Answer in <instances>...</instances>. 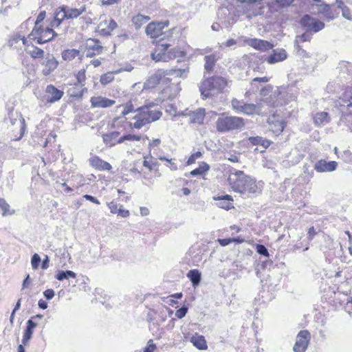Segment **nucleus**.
Listing matches in <instances>:
<instances>
[{
    "instance_id": "nucleus-1",
    "label": "nucleus",
    "mask_w": 352,
    "mask_h": 352,
    "mask_svg": "<svg viewBox=\"0 0 352 352\" xmlns=\"http://www.w3.org/2000/svg\"><path fill=\"white\" fill-rule=\"evenodd\" d=\"M228 181L234 192L248 197L261 192L260 182L242 170H230Z\"/></svg>"
},
{
    "instance_id": "nucleus-2",
    "label": "nucleus",
    "mask_w": 352,
    "mask_h": 352,
    "mask_svg": "<svg viewBox=\"0 0 352 352\" xmlns=\"http://www.w3.org/2000/svg\"><path fill=\"white\" fill-rule=\"evenodd\" d=\"M153 106H143L136 109L137 114L133 118L135 122L129 124L131 128L141 129L146 124L154 122L162 116V112L156 109H152Z\"/></svg>"
},
{
    "instance_id": "nucleus-3",
    "label": "nucleus",
    "mask_w": 352,
    "mask_h": 352,
    "mask_svg": "<svg viewBox=\"0 0 352 352\" xmlns=\"http://www.w3.org/2000/svg\"><path fill=\"white\" fill-rule=\"evenodd\" d=\"M215 124L218 132L225 133L242 129L245 126V122L242 118L223 113L219 115Z\"/></svg>"
},
{
    "instance_id": "nucleus-4",
    "label": "nucleus",
    "mask_w": 352,
    "mask_h": 352,
    "mask_svg": "<svg viewBox=\"0 0 352 352\" xmlns=\"http://www.w3.org/2000/svg\"><path fill=\"white\" fill-rule=\"evenodd\" d=\"M228 85V80L221 76H214L204 80L199 86V91L203 98L223 91Z\"/></svg>"
},
{
    "instance_id": "nucleus-5",
    "label": "nucleus",
    "mask_w": 352,
    "mask_h": 352,
    "mask_svg": "<svg viewBox=\"0 0 352 352\" xmlns=\"http://www.w3.org/2000/svg\"><path fill=\"white\" fill-rule=\"evenodd\" d=\"M171 46L170 43H162L158 44L155 52L151 54V57L155 61L167 62L170 59L181 56L182 52L176 47L168 50Z\"/></svg>"
},
{
    "instance_id": "nucleus-6",
    "label": "nucleus",
    "mask_w": 352,
    "mask_h": 352,
    "mask_svg": "<svg viewBox=\"0 0 352 352\" xmlns=\"http://www.w3.org/2000/svg\"><path fill=\"white\" fill-rule=\"evenodd\" d=\"M58 34L52 30V28L47 27L43 28L42 25L39 27H34L28 35L30 39L36 41L38 44H43L52 41L54 36Z\"/></svg>"
},
{
    "instance_id": "nucleus-7",
    "label": "nucleus",
    "mask_w": 352,
    "mask_h": 352,
    "mask_svg": "<svg viewBox=\"0 0 352 352\" xmlns=\"http://www.w3.org/2000/svg\"><path fill=\"white\" fill-rule=\"evenodd\" d=\"M300 24L307 32L316 33L324 28V23L316 18L305 14L300 19Z\"/></svg>"
},
{
    "instance_id": "nucleus-8",
    "label": "nucleus",
    "mask_w": 352,
    "mask_h": 352,
    "mask_svg": "<svg viewBox=\"0 0 352 352\" xmlns=\"http://www.w3.org/2000/svg\"><path fill=\"white\" fill-rule=\"evenodd\" d=\"M310 333L307 330H301L297 335L294 346V352H305L310 340Z\"/></svg>"
},
{
    "instance_id": "nucleus-9",
    "label": "nucleus",
    "mask_w": 352,
    "mask_h": 352,
    "mask_svg": "<svg viewBox=\"0 0 352 352\" xmlns=\"http://www.w3.org/2000/svg\"><path fill=\"white\" fill-rule=\"evenodd\" d=\"M168 21L163 23H150L146 28V33L151 38H157L164 34L163 29L168 27Z\"/></svg>"
},
{
    "instance_id": "nucleus-10",
    "label": "nucleus",
    "mask_w": 352,
    "mask_h": 352,
    "mask_svg": "<svg viewBox=\"0 0 352 352\" xmlns=\"http://www.w3.org/2000/svg\"><path fill=\"white\" fill-rule=\"evenodd\" d=\"M85 48L86 56L87 57H93L96 54H100L103 47L98 39L89 38L87 41Z\"/></svg>"
},
{
    "instance_id": "nucleus-11",
    "label": "nucleus",
    "mask_w": 352,
    "mask_h": 352,
    "mask_svg": "<svg viewBox=\"0 0 352 352\" xmlns=\"http://www.w3.org/2000/svg\"><path fill=\"white\" fill-rule=\"evenodd\" d=\"M338 163L336 161H326L320 160L314 166V170L318 173L332 172L336 169Z\"/></svg>"
},
{
    "instance_id": "nucleus-12",
    "label": "nucleus",
    "mask_w": 352,
    "mask_h": 352,
    "mask_svg": "<svg viewBox=\"0 0 352 352\" xmlns=\"http://www.w3.org/2000/svg\"><path fill=\"white\" fill-rule=\"evenodd\" d=\"M42 65L44 66L42 72L43 75L48 76L57 68L58 62L53 54H47L45 57Z\"/></svg>"
},
{
    "instance_id": "nucleus-13",
    "label": "nucleus",
    "mask_w": 352,
    "mask_h": 352,
    "mask_svg": "<svg viewBox=\"0 0 352 352\" xmlns=\"http://www.w3.org/2000/svg\"><path fill=\"white\" fill-rule=\"evenodd\" d=\"M288 55L284 49L274 50L272 53L265 58V60L270 65L282 62L287 59Z\"/></svg>"
},
{
    "instance_id": "nucleus-14",
    "label": "nucleus",
    "mask_w": 352,
    "mask_h": 352,
    "mask_svg": "<svg viewBox=\"0 0 352 352\" xmlns=\"http://www.w3.org/2000/svg\"><path fill=\"white\" fill-rule=\"evenodd\" d=\"M247 43L253 48L263 52L268 51L274 47L273 43L259 38H250Z\"/></svg>"
},
{
    "instance_id": "nucleus-15",
    "label": "nucleus",
    "mask_w": 352,
    "mask_h": 352,
    "mask_svg": "<svg viewBox=\"0 0 352 352\" xmlns=\"http://www.w3.org/2000/svg\"><path fill=\"white\" fill-rule=\"evenodd\" d=\"M90 102L94 108H107L113 106L116 101L102 96L91 98Z\"/></svg>"
},
{
    "instance_id": "nucleus-16",
    "label": "nucleus",
    "mask_w": 352,
    "mask_h": 352,
    "mask_svg": "<svg viewBox=\"0 0 352 352\" xmlns=\"http://www.w3.org/2000/svg\"><path fill=\"white\" fill-rule=\"evenodd\" d=\"M213 199L217 201V205L219 208L228 210L232 208L233 206V199L231 195H223L221 196H215L213 197Z\"/></svg>"
},
{
    "instance_id": "nucleus-17",
    "label": "nucleus",
    "mask_w": 352,
    "mask_h": 352,
    "mask_svg": "<svg viewBox=\"0 0 352 352\" xmlns=\"http://www.w3.org/2000/svg\"><path fill=\"white\" fill-rule=\"evenodd\" d=\"M163 77L174 76L179 78H186L188 73V67L184 68H170L168 69H160Z\"/></svg>"
},
{
    "instance_id": "nucleus-18",
    "label": "nucleus",
    "mask_w": 352,
    "mask_h": 352,
    "mask_svg": "<svg viewBox=\"0 0 352 352\" xmlns=\"http://www.w3.org/2000/svg\"><path fill=\"white\" fill-rule=\"evenodd\" d=\"M119 131H112L102 135V140L106 146L109 147H113L117 144H121L120 142Z\"/></svg>"
},
{
    "instance_id": "nucleus-19",
    "label": "nucleus",
    "mask_w": 352,
    "mask_h": 352,
    "mask_svg": "<svg viewBox=\"0 0 352 352\" xmlns=\"http://www.w3.org/2000/svg\"><path fill=\"white\" fill-rule=\"evenodd\" d=\"M46 94L47 95V100L51 103L59 100L63 95V92L61 90L58 89L52 85L47 86Z\"/></svg>"
},
{
    "instance_id": "nucleus-20",
    "label": "nucleus",
    "mask_w": 352,
    "mask_h": 352,
    "mask_svg": "<svg viewBox=\"0 0 352 352\" xmlns=\"http://www.w3.org/2000/svg\"><path fill=\"white\" fill-rule=\"evenodd\" d=\"M122 107H124V110L122 111L121 115L120 116L113 118V120L112 121V124H111L112 128L116 127V124L117 122H118L120 119L124 118V120L122 121V122H124L126 120V118L124 117L126 115H128L129 113L137 112L136 109L135 110L134 109L133 105L131 101L126 102L124 104H120V105L118 106L117 107L120 108Z\"/></svg>"
},
{
    "instance_id": "nucleus-21",
    "label": "nucleus",
    "mask_w": 352,
    "mask_h": 352,
    "mask_svg": "<svg viewBox=\"0 0 352 352\" xmlns=\"http://www.w3.org/2000/svg\"><path fill=\"white\" fill-rule=\"evenodd\" d=\"M318 13L322 15L327 21L333 20L336 18L335 13L332 10L331 6L327 3L318 5Z\"/></svg>"
},
{
    "instance_id": "nucleus-22",
    "label": "nucleus",
    "mask_w": 352,
    "mask_h": 352,
    "mask_svg": "<svg viewBox=\"0 0 352 352\" xmlns=\"http://www.w3.org/2000/svg\"><path fill=\"white\" fill-rule=\"evenodd\" d=\"M268 123L270 130L276 134H280L285 127V123L283 119H276L275 117L269 118Z\"/></svg>"
},
{
    "instance_id": "nucleus-23",
    "label": "nucleus",
    "mask_w": 352,
    "mask_h": 352,
    "mask_svg": "<svg viewBox=\"0 0 352 352\" xmlns=\"http://www.w3.org/2000/svg\"><path fill=\"white\" fill-rule=\"evenodd\" d=\"M9 120L12 125H17L20 128L21 136L23 135L25 131V120L18 113H10Z\"/></svg>"
},
{
    "instance_id": "nucleus-24",
    "label": "nucleus",
    "mask_w": 352,
    "mask_h": 352,
    "mask_svg": "<svg viewBox=\"0 0 352 352\" xmlns=\"http://www.w3.org/2000/svg\"><path fill=\"white\" fill-rule=\"evenodd\" d=\"M107 21L100 22L98 28H99V33L101 35L103 36H110L111 34V32L115 30L118 25L117 23L113 20L111 19L109 24L107 25L106 28H102L104 25H107Z\"/></svg>"
},
{
    "instance_id": "nucleus-25",
    "label": "nucleus",
    "mask_w": 352,
    "mask_h": 352,
    "mask_svg": "<svg viewBox=\"0 0 352 352\" xmlns=\"http://www.w3.org/2000/svg\"><path fill=\"white\" fill-rule=\"evenodd\" d=\"M189 117L190 122L201 124L205 117V109L199 108L196 111H192L190 113Z\"/></svg>"
},
{
    "instance_id": "nucleus-26",
    "label": "nucleus",
    "mask_w": 352,
    "mask_h": 352,
    "mask_svg": "<svg viewBox=\"0 0 352 352\" xmlns=\"http://www.w3.org/2000/svg\"><path fill=\"white\" fill-rule=\"evenodd\" d=\"M314 122L316 126H322L330 121V116L327 112H318L314 116Z\"/></svg>"
},
{
    "instance_id": "nucleus-27",
    "label": "nucleus",
    "mask_w": 352,
    "mask_h": 352,
    "mask_svg": "<svg viewBox=\"0 0 352 352\" xmlns=\"http://www.w3.org/2000/svg\"><path fill=\"white\" fill-rule=\"evenodd\" d=\"M190 342L199 350H206L208 348L206 340L203 336L195 334L190 338Z\"/></svg>"
},
{
    "instance_id": "nucleus-28",
    "label": "nucleus",
    "mask_w": 352,
    "mask_h": 352,
    "mask_svg": "<svg viewBox=\"0 0 352 352\" xmlns=\"http://www.w3.org/2000/svg\"><path fill=\"white\" fill-rule=\"evenodd\" d=\"M89 162L90 164L93 167H96L100 170H110L111 168V166L110 165L109 163L102 160L98 157H91L89 160Z\"/></svg>"
},
{
    "instance_id": "nucleus-29",
    "label": "nucleus",
    "mask_w": 352,
    "mask_h": 352,
    "mask_svg": "<svg viewBox=\"0 0 352 352\" xmlns=\"http://www.w3.org/2000/svg\"><path fill=\"white\" fill-rule=\"evenodd\" d=\"M205 64H204V69L208 72L211 73L213 71L214 67L218 60V58L214 54H210L204 57Z\"/></svg>"
},
{
    "instance_id": "nucleus-30",
    "label": "nucleus",
    "mask_w": 352,
    "mask_h": 352,
    "mask_svg": "<svg viewBox=\"0 0 352 352\" xmlns=\"http://www.w3.org/2000/svg\"><path fill=\"white\" fill-rule=\"evenodd\" d=\"M187 277L190 279L193 287L199 285L201 279V274L198 270H190L187 273Z\"/></svg>"
},
{
    "instance_id": "nucleus-31",
    "label": "nucleus",
    "mask_w": 352,
    "mask_h": 352,
    "mask_svg": "<svg viewBox=\"0 0 352 352\" xmlns=\"http://www.w3.org/2000/svg\"><path fill=\"white\" fill-rule=\"evenodd\" d=\"M150 20L148 16H145L141 14H138L132 18V23L134 25L135 30L141 28L142 25L147 23Z\"/></svg>"
},
{
    "instance_id": "nucleus-32",
    "label": "nucleus",
    "mask_w": 352,
    "mask_h": 352,
    "mask_svg": "<svg viewBox=\"0 0 352 352\" xmlns=\"http://www.w3.org/2000/svg\"><path fill=\"white\" fill-rule=\"evenodd\" d=\"M55 278L60 281L63 280H69L70 278H76V274L71 270H58L55 275Z\"/></svg>"
},
{
    "instance_id": "nucleus-33",
    "label": "nucleus",
    "mask_w": 352,
    "mask_h": 352,
    "mask_svg": "<svg viewBox=\"0 0 352 352\" xmlns=\"http://www.w3.org/2000/svg\"><path fill=\"white\" fill-rule=\"evenodd\" d=\"M80 54V51L76 49L65 50L61 55L62 58L65 61H71Z\"/></svg>"
},
{
    "instance_id": "nucleus-34",
    "label": "nucleus",
    "mask_w": 352,
    "mask_h": 352,
    "mask_svg": "<svg viewBox=\"0 0 352 352\" xmlns=\"http://www.w3.org/2000/svg\"><path fill=\"white\" fill-rule=\"evenodd\" d=\"M163 78V75L162 74L161 70H158L156 74L151 76L145 82V85L148 87H153L156 85L159 84L160 80Z\"/></svg>"
},
{
    "instance_id": "nucleus-35",
    "label": "nucleus",
    "mask_w": 352,
    "mask_h": 352,
    "mask_svg": "<svg viewBox=\"0 0 352 352\" xmlns=\"http://www.w3.org/2000/svg\"><path fill=\"white\" fill-rule=\"evenodd\" d=\"M0 208L2 210V216L6 217L12 215L15 213L14 210L10 209V206L7 203L5 199L0 197Z\"/></svg>"
},
{
    "instance_id": "nucleus-36",
    "label": "nucleus",
    "mask_w": 352,
    "mask_h": 352,
    "mask_svg": "<svg viewBox=\"0 0 352 352\" xmlns=\"http://www.w3.org/2000/svg\"><path fill=\"white\" fill-rule=\"evenodd\" d=\"M210 169V166L206 162H201L198 168L190 171V175L195 177L197 175H201L204 173L207 172Z\"/></svg>"
},
{
    "instance_id": "nucleus-37",
    "label": "nucleus",
    "mask_w": 352,
    "mask_h": 352,
    "mask_svg": "<svg viewBox=\"0 0 352 352\" xmlns=\"http://www.w3.org/2000/svg\"><path fill=\"white\" fill-rule=\"evenodd\" d=\"M65 10L67 12V19H75L79 16L85 10V8L77 9L65 7Z\"/></svg>"
},
{
    "instance_id": "nucleus-38",
    "label": "nucleus",
    "mask_w": 352,
    "mask_h": 352,
    "mask_svg": "<svg viewBox=\"0 0 352 352\" xmlns=\"http://www.w3.org/2000/svg\"><path fill=\"white\" fill-rule=\"evenodd\" d=\"M258 111V107L254 104L245 103L242 113L247 115H252L256 113Z\"/></svg>"
},
{
    "instance_id": "nucleus-39",
    "label": "nucleus",
    "mask_w": 352,
    "mask_h": 352,
    "mask_svg": "<svg viewBox=\"0 0 352 352\" xmlns=\"http://www.w3.org/2000/svg\"><path fill=\"white\" fill-rule=\"evenodd\" d=\"M28 53L33 58H43L44 55V51L36 46H32V50H30Z\"/></svg>"
},
{
    "instance_id": "nucleus-40",
    "label": "nucleus",
    "mask_w": 352,
    "mask_h": 352,
    "mask_svg": "<svg viewBox=\"0 0 352 352\" xmlns=\"http://www.w3.org/2000/svg\"><path fill=\"white\" fill-rule=\"evenodd\" d=\"M114 79V76L112 72H107L101 76L100 82L102 85H106L111 82Z\"/></svg>"
},
{
    "instance_id": "nucleus-41",
    "label": "nucleus",
    "mask_w": 352,
    "mask_h": 352,
    "mask_svg": "<svg viewBox=\"0 0 352 352\" xmlns=\"http://www.w3.org/2000/svg\"><path fill=\"white\" fill-rule=\"evenodd\" d=\"M245 103L243 100H239L236 98H234L231 102L233 109L238 112H242Z\"/></svg>"
},
{
    "instance_id": "nucleus-42",
    "label": "nucleus",
    "mask_w": 352,
    "mask_h": 352,
    "mask_svg": "<svg viewBox=\"0 0 352 352\" xmlns=\"http://www.w3.org/2000/svg\"><path fill=\"white\" fill-rule=\"evenodd\" d=\"M54 17L56 19H58V21H60V22H62L65 19H67V12H66L65 7L60 8V10L55 12Z\"/></svg>"
},
{
    "instance_id": "nucleus-43",
    "label": "nucleus",
    "mask_w": 352,
    "mask_h": 352,
    "mask_svg": "<svg viewBox=\"0 0 352 352\" xmlns=\"http://www.w3.org/2000/svg\"><path fill=\"white\" fill-rule=\"evenodd\" d=\"M37 327V323L32 320H28L26 322V328L24 331L28 333L33 334V331L34 328Z\"/></svg>"
},
{
    "instance_id": "nucleus-44",
    "label": "nucleus",
    "mask_w": 352,
    "mask_h": 352,
    "mask_svg": "<svg viewBox=\"0 0 352 352\" xmlns=\"http://www.w3.org/2000/svg\"><path fill=\"white\" fill-rule=\"evenodd\" d=\"M256 250L257 253H258L259 254L265 256L266 257H269L270 254L268 250L265 245L261 244H257L256 246Z\"/></svg>"
},
{
    "instance_id": "nucleus-45",
    "label": "nucleus",
    "mask_w": 352,
    "mask_h": 352,
    "mask_svg": "<svg viewBox=\"0 0 352 352\" xmlns=\"http://www.w3.org/2000/svg\"><path fill=\"white\" fill-rule=\"evenodd\" d=\"M40 263L41 257L38 254L35 253L33 254L31 258V264L32 268L36 270L38 267Z\"/></svg>"
},
{
    "instance_id": "nucleus-46",
    "label": "nucleus",
    "mask_w": 352,
    "mask_h": 352,
    "mask_svg": "<svg viewBox=\"0 0 352 352\" xmlns=\"http://www.w3.org/2000/svg\"><path fill=\"white\" fill-rule=\"evenodd\" d=\"M159 159L161 160V161H166L168 162V164H166V166L168 167H169L172 170H177V166L176 164V163L175 162L173 161V159H167L166 157H162L160 156L159 157Z\"/></svg>"
},
{
    "instance_id": "nucleus-47",
    "label": "nucleus",
    "mask_w": 352,
    "mask_h": 352,
    "mask_svg": "<svg viewBox=\"0 0 352 352\" xmlns=\"http://www.w3.org/2000/svg\"><path fill=\"white\" fill-rule=\"evenodd\" d=\"M188 312V307L186 305H183L181 308L177 309L175 312V316L179 318H183Z\"/></svg>"
},
{
    "instance_id": "nucleus-48",
    "label": "nucleus",
    "mask_w": 352,
    "mask_h": 352,
    "mask_svg": "<svg viewBox=\"0 0 352 352\" xmlns=\"http://www.w3.org/2000/svg\"><path fill=\"white\" fill-rule=\"evenodd\" d=\"M263 138L262 137H260V136H255V137H250L248 138V142L250 143H251L252 145H254V146H261L263 140Z\"/></svg>"
},
{
    "instance_id": "nucleus-49",
    "label": "nucleus",
    "mask_w": 352,
    "mask_h": 352,
    "mask_svg": "<svg viewBox=\"0 0 352 352\" xmlns=\"http://www.w3.org/2000/svg\"><path fill=\"white\" fill-rule=\"evenodd\" d=\"M201 156V153L199 151L192 153L189 157V158L186 162L187 165H190V164H193L195 162L196 159L199 158Z\"/></svg>"
},
{
    "instance_id": "nucleus-50",
    "label": "nucleus",
    "mask_w": 352,
    "mask_h": 352,
    "mask_svg": "<svg viewBox=\"0 0 352 352\" xmlns=\"http://www.w3.org/2000/svg\"><path fill=\"white\" fill-rule=\"evenodd\" d=\"M342 16L349 21H352V16L351 14L350 9L348 7L343 8L342 10Z\"/></svg>"
},
{
    "instance_id": "nucleus-51",
    "label": "nucleus",
    "mask_w": 352,
    "mask_h": 352,
    "mask_svg": "<svg viewBox=\"0 0 352 352\" xmlns=\"http://www.w3.org/2000/svg\"><path fill=\"white\" fill-rule=\"evenodd\" d=\"M86 76H85V69H80L78 74H76V79L78 82L82 83L85 80Z\"/></svg>"
},
{
    "instance_id": "nucleus-52",
    "label": "nucleus",
    "mask_w": 352,
    "mask_h": 352,
    "mask_svg": "<svg viewBox=\"0 0 352 352\" xmlns=\"http://www.w3.org/2000/svg\"><path fill=\"white\" fill-rule=\"evenodd\" d=\"M107 206H108L109 208L110 209V211L111 213H113V214L118 213L119 207L116 203H115L113 201H111L109 203H107Z\"/></svg>"
},
{
    "instance_id": "nucleus-53",
    "label": "nucleus",
    "mask_w": 352,
    "mask_h": 352,
    "mask_svg": "<svg viewBox=\"0 0 352 352\" xmlns=\"http://www.w3.org/2000/svg\"><path fill=\"white\" fill-rule=\"evenodd\" d=\"M45 16H46V13L45 11H41L37 18H36V20L35 21V26L34 27H39V23H41L45 18Z\"/></svg>"
},
{
    "instance_id": "nucleus-54",
    "label": "nucleus",
    "mask_w": 352,
    "mask_h": 352,
    "mask_svg": "<svg viewBox=\"0 0 352 352\" xmlns=\"http://www.w3.org/2000/svg\"><path fill=\"white\" fill-rule=\"evenodd\" d=\"M43 295L47 300H51L55 295V292L52 289H47L43 292Z\"/></svg>"
},
{
    "instance_id": "nucleus-55",
    "label": "nucleus",
    "mask_w": 352,
    "mask_h": 352,
    "mask_svg": "<svg viewBox=\"0 0 352 352\" xmlns=\"http://www.w3.org/2000/svg\"><path fill=\"white\" fill-rule=\"evenodd\" d=\"M294 0H276V2L281 8H285L290 6L293 3Z\"/></svg>"
},
{
    "instance_id": "nucleus-56",
    "label": "nucleus",
    "mask_w": 352,
    "mask_h": 352,
    "mask_svg": "<svg viewBox=\"0 0 352 352\" xmlns=\"http://www.w3.org/2000/svg\"><path fill=\"white\" fill-rule=\"evenodd\" d=\"M156 348L155 345L153 343V340H150L148 342L147 346L144 349V352H154L155 349Z\"/></svg>"
},
{
    "instance_id": "nucleus-57",
    "label": "nucleus",
    "mask_w": 352,
    "mask_h": 352,
    "mask_svg": "<svg viewBox=\"0 0 352 352\" xmlns=\"http://www.w3.org/2000/svg\"><path fill=\"white\" fill-rule=\"evenodd\" d=\"M32 337V335L30 333H28L27 332L24 331L23 339H22V344L25 346H27L28 344V342L31 340Z\"/></svg>"
},
{
    "instance_id": "nucleus-58",
    "label": "nucleus",
    "mask_w": 352,
    "mask_h": 352,
    "mask_svg": "<svg viewBox=\"0 0 352 352\" xmlns=\"http://www.w3.org/2000/svg\"><path fill=\"white\" fill-rule=\"evenodd\" d=\"M311 34H311L310 32H307L305 30V32L299 36L298 38L301 41L305 42L309 41Z\"/></svg>"
},
{
    "instance_id": "nucleus-59",
    "label": "nucleus",
    "mask_w": 352,
    "mask_h": 352,
    "mask_svg": "<svg viewBox=\"0 0 352 352\" xmlns=\"http://www.w3.org/2000/svg\"><path fill=\"white\" fill-rule=\"evenodd\" d=\"M118 215L121 216L122 217H127L129 216V211L127 210H124L122 206H120L119 207L118 212L117 213Z\"/></svg>"
},
{
    "instance_id": "nucleus-60",
    "label": "nucleus",
    "mask_w": 352,
    "mask_h": 352,
    "mask_svg": "<svg viewBox=\"0 0 352 352\" xmlns=\"http://www.w3.org/2000/svg\"><path fill=\"white\" fill-rule=\"evenodd\" d=\"M218 242L221 246H226L232 243V238L219 239Z\"/></svg>"
},
{
    "instance_id": "nucleus-61",
    "label": "nucleus",
    "mask_w": 352,
    "mask_h": 352,
    "mask_svg": "<svg viewBox=\"0 0 352 352\" xmlns=\"http://www.w3.org/2000/svg\"><path fill=\"white\" fill-rule=\"evenodd\" d=\"M83 198H85L86 200H88V201H89L92 203H94L96 204H98V205H99L100 204V202L98 201V199H97L96 197H94L90 195H83Z\"/></svg>"
},
{
    "instance_id": "nucleus-62",
    "label": "nucleus",
    "mask_w": 352,
    "mask_h": 352,
    "mask_svg": "<svg viewBox=\"0 0 352 352\" xmlns=\"http://www.w3.org/2000/svg\"><path fill=\"white\" fill-rule=\"evenodd\" d=\"M269 79L267 77H262V78H254L252 80V85H254L255 82H268Z\"/></svg>"
},
{
    "instance_id": "nucleus-63",
    "label": "nucleus",
    "mask_w": 352,
    "mask_h": 352,
    "mask_svg": "<svg viewBox=\"0 0 352 352\" xmlns=\"http://www.w3.org/2000/svg\"><path fill=\"white\" fill-rule=\"evenodd\" d=\"M49 263H50V258L47 256H45V257L42 261L41 268L43 270L48 268Z\"/></svg>"
},
{
    "instance_id": "nucleus-64",
    "label": "nucleus",
    "mask_w": 352,
    "mask_h": 352,
    "mask_svg": "<svg viewBox=\"0 0 352 352\" xmlns=\"http://www.w3.org/2000/svg\"><path fill=\"white\" fill-rule=\"evenodd\" d=\"M38 306L40 309H45L47 308V302L44 300L41 299L38 302Z\"/></svg>"
}]
</instances>
